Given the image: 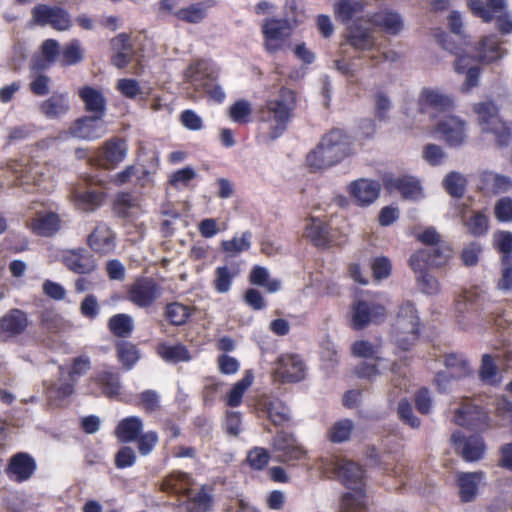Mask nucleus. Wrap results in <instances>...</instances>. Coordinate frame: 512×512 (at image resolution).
<instances>
[{
  "mask_svg": "<svg viewBox=\"0 0 512 512\" xmlns=\"http://www.w3.org/2000/svg\"><path fill=\"white\" fill-rule=\"evenodd\" d=\"M251 114V104L244 99L235 101L229 108L230 119L238 124L249 123Z\"/></svg>",
  "mask_w": 512,
  "mask_h": 512,
  "instance_id": "nucleus-57",
  "label": "nucleus"
},
{
  "mask_svg": "<svg viewBox=\"0 0 512 512\" xmlns=\"http://www.w3.org/2000/svg\"><path fill=\"white\" fill-rule=\"evenodd\" d=\"M398 418L409 427L416 429L421 425L420 419L414 415L411 403L406 399H401L397 407Z\"/></svg>",
  "mask_w": 512,
  "mask_h": 512,
  "instance_id": "nucleus-63",
  "label": "nucleus"
},
{
  "mask_svg": "<svg viewBox=\"0 0 512 512\" xmlns=\"http://www.w3.org/2000/svg\"><path fill=\"white\" fill-rule=\"evenodd\" d=\"M436 131L440 133L450 147L461 146L466 139L465 123L457 117L449 116L436 125Z\"/></svg>",
  "mask_w": 512,
  "mask_h": 512,
  "instance_id": "nucleus-29",
  "label": "nucleus"
},
{
  "mask_svg": "<svg viewBox=\"0 0 512 512\" xmlns=\"http://www.w3.org/2000/svg\"><path fill=\"white\" fill-rule=\"evenodd\" d=\"M273 450L279 462L295 465L306 456V450L297 442L292 433L278 431L273 438Z\"/></svg>",
  "mask_w": 512,
  "mask_h": 512,
  "instance_id": "nucleus-12",
  "label": "nucleus"
},
{
  "mask_svg": "<svg viewBox=\"0 0 512 512\" xmlns=\"http://www.w3.org/2000/svg\"><path fill=\"white\" fill-rule=\"evenodd\" d=\"M105 196L106 194L99 190L75 191L74 205L78 210L92 212L102 205Z\"/></svg>",
  "mask_w": 512,
  "mask_h": 512,
  "instance_id": "nucleus-40",
  "label": "nucleus"
},
{
  "mask_svg": "<svg viewBox=\"0 0 512 512\" xmlns=\"http://www.w3.org/2000/svg\"><path fill=\"white\" fill-rule=\"evenodd\" d=\"M479 57L481 61L491 63L503 57L504 50L496 35L484 37L479 43Z\"/></svg>",
  "mask_w": 512,
  "mask_h": 512,
  "instance_id": "nucleus-45",
  "label": "nucleus"
},
{
  "mask_svg": "<svg viewBox=\"0 0 512 512\" xmlns=\"http://www.w3.org/2000/svg\"><path fill=\"white\" fill-rule=\"evenodd\" d=\"M347 191L358 206L367 207L378 199L381 185L376 180L360 178L352 181Z\"/></svg>",
  "mask_w": 512,
  "mask_h": 512,
  "instance_id": "nucleus-23",
  "label": "nucleus"
},
{
  "mask_svg": "<svg viewBox=\"0 0 512 512\" xmlns=\"http://www.w3.org/2000/svg\"><path fill=\"white\" fill-rule=\"evenodd\" d=\"M107 327L114 336L118 338H128L134 330V323L130 315L119 313L109 318Z\"/></svg>",
  "mask_w": 512,
  "mask_h": 512,
  "instance_id": "nucleus-47",
  "label": "nucleus"
},
{
  "mask_svg": "<svg viewBox=\"0 0 512 512\" xmlns=\"http://www.w3.org/2000/svg\"><path fill=\"white\" fill-rule=\"evenodd\" d=\"M305 363L297 354H281L276 360L274 376L282 383H296L305 378Z\"/></svg>",
  "mask_w": 512,
  "mask_h": 512,
  "instance_id": "nucleus-14",
  "label": "nucleus"
},
{
  "mask_svg": "<svg viewBox=\"0 0 512 512\" xmlns=\"http://www.w3.org/2000/svg\"><path fill=\"white\" fill-rule=\"evenodd\" d=\"M70 109L66 93H53L39 105L40 112L48 119L65 115Z\"/></svg>",
  "mask_w": 512,
  "mask_h": 512,
  "instance_id": "nucleus-37",
  "label": "nucleus"
},
{
  "mask_svg": "<svg viewBox=\"0 0 512 512\" xmlns=\"http://www.w3.org/2000/svg\"><path fill=\"white\" fill-rule=\"evenodd\" d=\"M351 154L352 141L350 136L342 129L333 128L307 154L306 164L310 171L317 172L337 165Z\"/></svg>",
  "mask_w": 512,
  "mask_h": 512,
  "instance_id": "nucleus-3",
  "label": "nucleus"
},
{
  "mask_svg": "<svg viewBox=\"0 0 512 512\" xmlns=\"http://www.w3.org/2000/svg\"><path fill=\"white\" fill-rule=\"evenodd\" d=\"M102 117H98L95 115H86L78 118L74 121L71 126V132L75 137L86 139V140H95L102 136L100 131L101 126L100 122L102 121Z\"/></svg>",
  "mask_w": 512,
  "mask_h": 512,
  "instance_id": "nucleus-34",
  "label": "nucleus"
},
{
  "mask_svg": "<svg viewBox=\"0 0 512 512\" xmlns=\"http://www.w3.org/2000/svg\"><path fill=\"white\" fill-rule=\"evenodd\" d=\"M483 471L460 472L456 475L458 495L462 503L475 501L479 492V485L484 479Z\"/></svg>",
  "mask_w": 512,
  "mask_h": 512,
  "instance_id": "nucleus-27",
  "label": "nucleus"
},
{
  "mask_svg": "<svg viewBox=\"0 0 512 512\" xmlns=\"http://www.w3.org/2000/svg\"><path fill=\"white\" fill-rule=\"evenodd\" d=\"M353 430L354 423L351 419H341L328 429L326 438L331 443H343L350 440Z\"/></svg>",
  "mask_w": 512,
  "mask_h": 512,
  "instance_id": "nucleus-50",
  "label": "nucleus"
},
{
  "mask_svg": "<svg viewBox=\"0 0 512 512\" xmlns=\"http://www.w3.org/2000/svg\"><path fill=\"white\" fill-rule=\"evenodd\" d=\"M261 29L265 40V49L269 53L278 52L292 33V26L286 18H267L263 21Z\"/></svg>",
  "mask_w": 512,
  "mask_h": 512,
  "instance_id": "nucleus-10",
  "label": "nucleus"
},
{
  "mask_svg": "<svg viewBox=\"0 0 512 512\" xmlns=\"http://www.w3.org/2000/svg\"><path fill=\"white\" fill-rule=\"evenodd\" d=\"M483 182L495 194L505 192L512 186V181L509 177L494 173H485L483 175Z\"/></svg>",
  "mask_w": 512,
  "mask_h": 512,
  "instance_id": "nucleus-61",
  "label": "nucleus"
},
{
  "mask_svg": "<svg viewBox=\"0 0 512 512\" xmlns=\"http://www.w3.org/2000/svg\"><path fill=\"white\" fill-rule=\"evenodd\" d=\"M269 460V452L262 447H254L247 453L246 461L253 470H263L268 465Z\"/></svg>",
  "mask_w": 512,
  "mask_h": 512,
  "instance_id": "nucleus-62",
  "label": "nucleus"
},
{
  "mask_svg": "<svg viewBox=\"0 0 512 512\" xmlns=\"http://www.w3.org/2000/svg\"><path fill=\"white\" fill-rule=\"evenodd\" d=\"M485 449L483 438L480 435H472L464 439L461 454L468 462L478 461L483 457Z\"/></svg>",
  "mask_w": 512,
  "mask_h": 512,
  "instance_id": "nucleus-49",
  "label": "nucleus"
},
{
  "mask_svg": "<svg viewBox=\"0 0 512 512\" xmlns=\"http://www.w3.org/2000/svg\"><path fill=\"white\" fill-rule=\"evenodd\" d=\"M304 237L317 248H329L333 245L330 226L319 218L311 217L305 226Z\"/></svg>",
  "mask_w": 512,
  "mask_h": 512,
  "instance_id": "nucleus-31",
  "label": "nucleus"
},
{
  "mask_svg": "<svg viewBox=\"0 0 512 512\" xmlns=\"http://www.w3.org/2000/svg\"><path fill=\"white\" fill-rule=\"evenodd\" d=\"M142 430V419L138 416H128L118 422L114 435L120 443H131L137 439Z\"/></svg>",
  "mask_w": 512,
  "mask_h": 512,
  "instance_id": "nucleus-35",
  "label": "nucleus"
},
{
  "mask_svg": "<svg viewBox=\"0 0 512 512\" xmlns=\"http://www.w3.org/2000/svg\"><path fill=\"white\" fill-rule=\"evenodd\" d=\"M161 294V287L151 277H138L127 287L126 298L139 308L151 307Z\"/></svg>",
  "mask_w": 512,
  "mask_h": 512,
  "instance_id": "nucleus-9",
  "label": "nucleus"
},
{
  "mask_svg": "<svg viewBox=\"0 0 512 512\" xmlns=\"http://www.w3.org/2000/svg\"><path fill=\"white\" fill-rule=\"evenodd\" d=\"M78 96L87 113L104 118L107 111V100L100 89L84 85L78 89Z\"/></svg>",
  "mask_w": 512,
  "mask_h": 512,
  "instance_id": "nucleus-28",
  "label": "nucleus"
},
{
  "mask_svg": "<svg viewBox=\"0 0 512 512\" xmlns=\"http://www.w3.org/2000/svg\"><path fill=\"white\" fill-rule=\"evenodd\" d=\"M186 75L191 81L214 82L218 78V70L212 61L197 59L188 66Z\"/></svg>",
  "mask_w": 512,
  "mask_h": 512,
  "instance_id": "nucleus-38",
  "label": "nucleus"
},
{
  "mask_svg": "<svg viewBox=\"0 0 512 512\" xmlns=\"http://www.w3.org/2000/svg\"><path fill=\"white\" fill-rule=\"evenodd\" d=\"M37 470L36 460L27 452L13 454L6 465L5 473L16 483H23L32 478Z\"/></svg>",
  "mask_w": 512,
  "mask_h": 512,
  "instance_id": "nucleus-17",
  "label": "nucleus"
},
{
  "mask_svg": "<svg viewBox=\"0 0 512 512\" xmlns=\"http://www.w3.org/2000/svg\"><path fill=\"white\" fill-rule=\"evenodd\" d=\"M239 272V267L236 264L217 267L212 282L215 291L221 294L227 293L231 289L233 281L239 275Z\"/></svg>",
  "mask_w": 512,
  "mask_h": 512,
  "instance_id": "nucleus-43",
  "label": "nucleus"
},
{
  "mask_svg": "<svg viewBox=\"0 0 512 512\" xmlns=\"http://www.w3.org/2000/svg\"><path fill=\"white\" fill-rule=\"evenodd\" d=\"M90 380L101 389L105 397L115 398L120 395L121 382L118 372L112 369L101 370L95 373Z\"/></svg>",
  "mask_w": 512,
  "mask_h": 512,
  "instance_id": "nucleus-33",
  "label": "nucleus"
},
{
  "mask_svg": "<svg viewBox=\"0 0 512 512\" xmlns=\"http://www.w3.org/2000/svg\"><path fill=\"white\" fill-rule=\"evenodd\" d=\"M474 112L482 130L495 135L498 146L505 147L512 142V128L499 118L498 109L492 102L476 104Z\"/></svg>",
  "mask_w": 512,
  "mask_h": 512,
  "instance_id": "nucleus-7",
  "label": "nucleus"
},
{
  "mask_svg": "<svg viewBox=\"0 0 512 512\" xmlns=\"http://www.w3.org/2000/svg\"><path fill=\"white\" fill-rule=\"evenodd\" d=\"M365 5L361 0H335L334 15L343 24H348L357 14L364 11Z\"/></svg>",
  "mask_w": 512,
  "mask_h": 512,
  "instance_id": "nucleus-44",
  "label": "nucleus"
},
{
  "mask_svg": "<svg viewBox=\"0 0 512 512\" xmlns=\"http://www.w3.org/2000/svg\"><path fill=\"white\" fill-rule=\"evenodd\" d=\"M177 19L186 23H200L206 17V10L202 3H194L188 7L181 8L174 12Z\"/></svg>",
  "mask_w": 512,
  "mask_h": 512,
  "instance_id": "nucleus-54",
  "label": "nucleus"
},
{
  "mask_svg": "<svg viewBox=\"0 0 512 512\" xmlns=\"http://www.w3.org/2000/svg\"><path fill=\"white\" fill-rule=\"evenodd\" d=\"M252 380L251 375H246L232 386L227 394L226 403L228 406L238 407L242 403V398L246 390L251 386Z\"/></svg>",
  "mask_w": 512,
  "mask_h": 512,
  "instance_id": "nucleus-55",
  "label": "nucleus"
},
{
  "mask_svg": "<svg viewBox=\"0 0 512 512\" xmlns=\"http://www.w3.org/2000/svg\"><path fill=\"white\" fill-rule=\"evenodd\" d=\"M419 109L422 113L433 110L439 113L450 112L454 107L453 99L432 88H423L418 99Z\"/></svg>",
  "mask_w": 512,
  "mask_h": 512,
  "instance_id": "nucleus-24",
  "label": "nucleus"
},
{
  "mask_svg": "<svg viewBox=\"0 0 512 512\" xmlns=\"http://www.w3.org/2000/svg\"><path fill=\"white\" fill-rule=\"evenodd\" d=\"M383 185L388 192H398L403 199L417 200L422 195L421 183L414 176H385Z\"/></svg>",
  "mask_w": 512,
  "mask_h": 512,
  "instance_id": "nucleus-21",
  "label": "nucleus"
},
{
  "mask_svg": "<svg viewBox=\"0 0 512 512\" xmlns=\"http://www.w3.org/2000/svg\"><path fill=\"white\" fill-rule=\"evenodd\" d=\"M61 261L69 271L79 275H88L97 269L93 254L82 247L64 250Z\"/></svg>",
  "mask_w": 512,
  "mask_h": 512,
  "instance_id": "nucleus-18",
  "label": "nucleus"
},
{
  "mask_svg": "<svg viewBox=\"0 0 512 512\" xmlns=\"http://www.w3.org/2000/svg\"><path fill=\"white\" fill-rule=\"evenodd\" d=\"M193 483V478L189 473L173 470L160 482V490L170 495L183 497L192 491Z\"/></svg>",
  "mask_w": 512,
  "mask_h": 512,
  "instance_id": "nucleus-26",
  "label": "nucleus"
},
{
  "mask_svg": "<svg viewBox=\"0 0 512 512\" xmlns=\"http://www.w3.org/2000/svg\"><path fill=\"white\" fill-rule=\"evenodd\" d=\"M256 410L260 417H266L275 426L289 421L288 408L278 397L263 394L256 401Z\"/></svg>",
  "mask_w": 512,
  "mask_h": 512,
  "instance_id": "nucleus-20",
  "label": "nucleus"
},
{
  "mask_svg": "<svg viewBox=\"0 0 512 512\" xmlns=\"http://www.w3.org/2000/svg\"><path fill=\"white\" fill-rule=\"evenodd\" d=\"M456 309L459 313L458 322L463 323L466 317L471 322L483 319L489 325H499L498 318L501 310L495 304L486 300L485 296L478 293L476 288L463 290L456 299Z\"/></svg>",
  "mask_w": 512,
  "mask_h": 512,
  "instance_id": "nucleus-4",
  "label": "nucleus"
},
{
  "mask_svg": "<svg viewBox=\"0 0 512 512\" xmlns=\"http://www.w3.org/2000/svg\"><path fill=\"white\" fill-rule=\"evenodd\" d=\"M137 206V199L129 192L119 193L113 204L115 213L121 218H127L130 215V210Z\"/></svg>",
  "mask_w": 512,
  "mask_h": 512,
  "instance_id": "nucleus-60",
  "label": "nucleus"
},
{
  "mask_svg": "<svg viewBox=\"0 0 512 512\" xmlns=\"http://www.w3.org/2000/svg\"><path fill=\"white\" fill-rule=\"evenodd\" d=\"M323 473L350 489L342 496L340 512H366L364 469L358 463L336 455L321 459Z\"/></svg>",
  "mask_w": 512,
  "mask_h": 512,
  "instance_id": "nucleus-1",
  "label": "nucleus"
},
{
  "mask_svg": "<svg viewBox=\"0 0 512 512\" xmlns=\"http://www.w3.org/2000/svg\"><path fill=\"white\" fill-rule=\"evenodd\" d=\"M448 38L449 36L444 32L438 35V41L441 44V46L445 50H448L452 54L457 56L454 62L455 71L457 73H464L469 67H473V58L468 55H462L460 53V48L452 45Z\"/></svg>",
  "mask_w": 512,
  "mask_h": 512,
  "instance_id": "nucleus-51",
  "label": "nucleus"
},
{
  "mask_svg": "<svg viewBox=\"0 0 512 512\" xmlns=\"http://www.w3.org/2000/svg\"><path fill=\"white\" fill-rule=\"evenodd\" d=\"M443 186L449 195L461 198L465 194L466 179L458 172L452 171L445 176Z\"/></svg>",
  "mask_w": 512,
  "mask_h": 512,
  "instance_id": "nucleus-53",
  "label": "nucleus"
},
{
  "mask_svg": "<svg viewBox=\"0 0 512 512\" xmlns=\"http://www.w3.org/2000/svg\"><path fill=\"white\" fill-rule=\"evenodd\" d=\"M469 233L475 237L485 235L489 229V219L483 212H474L465 222Z\"/></svg>",
  "mask_w": 512,
  "mask_h": 512,
  "instance_id": "nucleus-58",
  "label": "nucleus"
},
{
  "mask_svg": "<svg viewBox=\"0 0 512 512\" xmlns=\"http://www.w3.org/2000/svg\"><path fill=\"white\" fill-rule=\"evenodd\" d=\"M249 282L252 285L265 287L268 292H276L280 289V282L269 279V272L265 267L255 265L249 274Z\"/></svg>",
  "mask_w": 512,
  "mask_h": 512,
  "instance_id": "nucleus-52",
  "label": "nucleus"
},
{
  "mask_svg": "<svg viewBox=\"0 0 512 512\" xmlns=\"http://www.w3.org/2000/svg\"><path fill=\"white\" fill-rule=\"evenodd\" d=\"M386 317V309L383 305L358 300L352 307V327L355 330H362L371 322L379 324Z\"/></svg>",
  "mask_w": 512,
  "mask_h": 512,
  "instance_id": "nucleus-15",
  "label": "nucleus"
},
{
  "mask_svg": "<svg viewBox=\"0 0 512 512\" xmlns=\"http://www.w3.org/2000/svg\"><path fill=\"white\" fill-rule=\"evenodd\" d=\"M137 449L141 456L149 455L158 444L159 437L156 431L141 432L137 439Z\"/></svg>",
  "mask_w": 512,
  "mask_h": 512,
  "instance_id": "nucleus-64",
  "label": "nucleus"
},
{
  "mask_svg": "<svg viewBox=\"0 0 512 512\" xmlns=\"http://www.w3.org/2000/svg\"><path fill=\"white\" fill-rule=\"evenodd\" d=\"M444 365L446 371L438 372L435 376V383L440 391L446 390L447 383L450 379H461L472 373L470 364L463 354H447L445 356Z\"/></svg>",
  "mask_w": 512,
  "mask_h": 512,
  "instance_id": "nucleus-13",
  "label": "nucleus"
},
{
  "mask_svg": "<svg viewBox=\"0 0 512 512\" xmlns=\"http://www.w3.org/2000/svg\"><path fill=\"white\" fill-rule=\"evenodd\" d=\"M348 43L356 50H371L375 45V39L370 29L354 23L349 27Z\"/></svg>",
  "mask_w": 512,
  "mask_h": 512,
  "instance_id": "nucleus-39",
  "label": "nucleus"
},
{
  "mask_svg": "<svg viewBox=\"0 0 512 512\" xmlns=\"http://www.w3.org/2000/svg\"><path fill=\"white\" fill-rule=\"evenodd\" d=\"M116 233L104 223H99L87 237L89 248L100 256L112 254L116 248Z\"/></svg>",
  "mask_w": 512,
  "mask_h": 512,
  "instance_id": "nucleus-22",
  "label": "nucleus"
},
{
  "mask_svg": "<svg viewBox=\"0 0 512 512\" xmlns=\"http://www.w3.org/2000/svg\"><path fill=\"white\" fill-rule=\"evenodd\" d=\"M250 231L243 232L240 237H233L230 240H224L221 244L223 251L227 253L237 254L243 251H247L251 247Z\"/></svg>",
  "mask_w": 512,
  "mask_h": 512,
  "instance_id": "nucleus-59",
  "label": "nucleus"
},
{
  "mask_svg": "<svg viewBox=\"0 0 512 512\" xmlns=\"http://www.w3.org/2000/svg\"><path fill=\"white\" fill-rule=\"evenodd\" d=\"M210 488L203 485L197 492L186 495L187 499L183 502V507L187 512H209L213 506L214 498L210 493Z\"/></svg>",
  "mask_w": 512,
  "mask_h": 512,
  "instance_id": "nucleus-36",
  "label": "nucleus"
},
{
  "mask_svg": "<svg viewBox=\"0 0 512 512\" xmlns=\"http://www.w3.org/2000/svg\"><path fill=\"white\" fill-rule=\"evenodd\" d=\"M297 93L282 86L276 97L268 98L256 110V119L267 128L270 140H276L288 129L295 116Z\"/></svg>",
  "mask_w": 512,
  "mask_h": 512,
  "instance_id": "nucleus-2",
  "label": "nucleus"
},
{
  "mask_svg": "<svg viewBox=\"0 0 512 512\" xmlns=\"http://www.w3.org/2000/svg\"><path fill=\"white\" fill-rule=\"evenodd\" d=\"M366 22L391 36L398 35L404 28L401 15L389 9L380 10L368 15Z\"/></svg>",
  "mask_w": 512,
  "mask_h": 512,
  "instance_id": "nucleus-25",
  "label": "nucleus"
},
{
  "mask_svg": "<svg viewBox=\"0 0 512 512\" xmlns=\"http://www.w3.org/2000/svg\"><path fill=\"white\" fill-rule=\"evenodd\" d=\"M156 352L161 359L168 363H180L191 360V355L188 348L182 344L177 343L174 345L166 342L159 343L156 348Z\"/></svg>",
  "mask_w": 512,
  "mask_h": 512,
  "instance_id": "nucleus-41",
  "label": "nucleus"
},
{
  "mask_svg": "<svg viewBox=\"0 0 512 512\" xmlns=\"http://www.w3.org/2000/svg\"><path fill=\"white\" fill-rule=\"evenodd\" d=\"M28 326L27 313L18 308L10 309L0 318V331L10 337L23 334Z\"/></svg>",
  "mask_w": 512,
  "mask_h": 512,
  "instance_id": "nucleus-32",
  "label": "nucleus"
},
{
  "mask_svg": "<svg viewBox=\"0 0 512 512\" xmlns=\"http://www.w3.org/2000/svg\"><path fill=\"white\" fill-rule=\"evenodd\" d=\"M420 318L411 301L403 302L392 324V342L402 351H409L420 337Z\"/></svg>",
  "mask_w": 512,
  "mask_h": 512,
  "instance_id": "nucleus-5",
  "label": "nucleus"
},
{
  "mask_svg": "<svg viewBox=\"0 0 512 512\" xmlns=\"http://www.w3.org/2000/svg\"><path fill=\"white\" fill-rule=\"evenodd\" d=\"M479 378L481 381L487 384H495L499 380L497 379L498 367L495 363L494 358L490 354H483L481 359V365L478 371Z\"/></svg>",
  "mask_w": 512,
  "mask_h": 512,
  "instance_id": "nucleus-56",
  "label": "nucleus"
},
{
  "mask_svg": "<svg viewBox=\"0 0 512 512\" xmlns=\"http://www.w3.org/2000/svg\"><path fill=\"white\" fill-rule=\"evenodd\" d=\"M451 256V249L447 246L437 245L420 249L409 258V266L413 272H421L432 267L445 265Z\"/></svg>",
  "mask_w": 512,
  "mask_h": 512,
  "instance_id": "nucleus-11",
  "label": "nucleus"
},
{
  "mask_svg": "<svg viewBox=\"0 0 512 512\" xmlns=\"http://www.w3.org/2000/svg\"><path fill=\"white\" fill-rule=\"evenodd\" d=\"M467 6L475 17L481 18L485 23L496 20L501 34L512 33V18L507 12L506 0H467Z\"/></svg>",
  "mask_w": 512,
  "mask_h": 512,
  "instance_id": "nucleus-6",
  "label": "nucleus"
},
{
  "mask_svg": "<svg viewBox=\"0 0 512 512\" xmlns=\"http://www.w3.org/2000/svg\"><path fill=\"white\" fill-rule=\"evenodd\" d=\"M84 59V50L78 39H72L65 44L60 52L58 59L62 67L74 66L82 62Z\"/></svg>",
  "mask_w": 512,
  "mask_h": 512,
  "instance_id": "nucleus-48",
  "label": "nucleus"
},
{
  "mask_svg": "<svg viewBox=\"0 0 512 512\" xmlns=\"http://www.w3.org/2000/svg\"><path fill=\"white\" fill-rule=\"evenodd\" d=\"M194 311L195 309L193 306L175 301L168 303L165 306L164 317L170 325L179 327L185 325L189 321Z\"/></svg>",
  "mask_w": 512,
  "mask_h": 512,
  "instance_id": "nucleus-42",
  "label": "nucleus"
},
{
  "mask_svg": "<svg viewBox=\"0 0 512 512\" xmlns=\"http://www.w3.org/2000/svg\"><path fill=\"white\" fill-rule=\"evenodd\" d=\"M61 219L56 212H38L29 223L28 228L41 237H52L61 229Z\"/></svg>",
  "mask_w": 512,
  "mask_h": 512,
  "instance_id": "nucleus-30",
  "label": "nucleus"
},
{
  "mask_svg": "<svg viewBox=\"0 0 512 512\" xmlns=\"http://www.w3.org/2000/svg\"><path fill=\"white\" fill-rule=\"evenodd\" d=\"M118 361L125 370L132 369L140 358L137 346L129 341H118L115 345Z\"/></svg>",
  "mask_w": 512,
  "mask_h": 512,
  "instance_id": "nucleus-46",
  "label": "nucleus"
},
{
  "mask_svg": "<svg viewBox=\"0 0 512 512\" xmlns=\"http://www.w3.org/2000/svg\"><path fill=\"white\" fill-rule=\"evenodd\" d=\"M127 154V144L123 138L113 137L103 143L94 160L105 169H114Z\"/></svg>",
  "mask_w": 512,
  "mask_h": 512,
  "instance_id": "nucleus-19",
  "label": "nucleus"
},
{
  "mask_svg": "<svg viewBox=\"0 0 512 512\" xmlns=\"http://www.w3.org/2000/svg\"><path fill=\"white\" fill-rule=\"evenodd\" d=\"M454 422L459 426L481 431L487 428L489 415L482 406L476 405L472 402H465L461 407L456 409L454 413Z\"/></svg>",
  "mask_w": 512,
  "mask_h": 512,
  "instance_id": "nucleus-16",
  "label": "nucleus"
},
{
  "mask_svg": "<svg viewBox=\"0 0 512 512\" xmlns=\"http://www.w3.org/2000/svg\"><path fill=\"white\" fill-rule=\"evenodd\" d=\"M34 24L45 27L50 26L56 31H67L72 27V19L67 10L60 6L37 4L31 10Z\"/></svg>",
  "mask_w": 512,
  "mask_h": 512,
  "instance_id": "nucleus-8",
  "label": "nucleus"
}]
</instances>
